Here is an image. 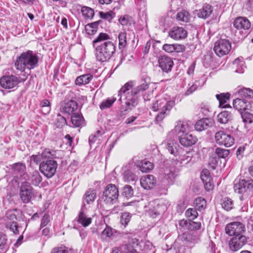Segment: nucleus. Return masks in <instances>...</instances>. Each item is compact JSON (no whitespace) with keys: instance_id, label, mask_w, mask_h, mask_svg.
<instances>
[{"instance_id":"dca6fc26","label":"nucleus","mask_w":253,"mask_h":253,"mask_svg":"<svg viewBox=\"0 0 253 253\" xmlns=\"http://www.w3.org/2000/svg\"><path fill=\"white\" fill-rule=\"evenodd\" d=\"M233 105L234 108L240 111L241 114L246 110L253 111V105L245 99L236 98L234 100Z\"/></svg>"},{"instance_id":"2eb2a0df","label":"nucleus","mask_w":253,"mask_h":253,"mask_svg":"<svg viewBox=\"0 0 253 253\" xmlns=\"http://www.w3.org/2000/svg\"><path fill=\"white\" fill-rule=\"evenodd\" d=\"M127 234H128L127 232L120 233L116 231H114L110 226L106 225V228L101 232V239L102 241H107L108 238L113 240L116 237H123Z\"/></svg>"},{"instance_id":"f3484780","label":"nucleus","mask_w":253,"mask_h":253,"mask_svg":"<svg viewBox=\"0 0 253 253\" xmlns=\"http://www.w3.org/2000/svg\"><path fill=\"white\" fill-rule=\"evenodd\" d=\"M178 239L188 245L198 242L199 238L197 234L193 232H186L178 237Z\"/></svg>"},{"instance_id":"a878e982","label":"nucleus","mask_w":253,"mask_h":253,"mask_svg":"<svg viewBox=\"0 0 253 253\" xmlns=\"http://www.w3.org/2000/svg\"><path fill=\"white\" fill-rule=\"evenodd\" d=\"M163 49L167 52H180L185 50L184 45L179 44H165Z\"/></svg>"},{"instance_id":"f704fd0d","label":"nucleus","mask_w":253,"mask_h":253,"mask_svg":"<svg viewBox=\"0 0 253 253\" xmlns=\"http://www.w3.org/2000/svg\"><path fill=\"white\" fill-rule=\"evenodd\" d=\"M92 79V76L90 74H84L78 77L75 83L77 85H81L88 84Z\"/></svg>"},{"instance_id":"9d476101","label":"nucleus","mask_w":253,"mask_h":253,"mask_svg":"<svg viewBox=\"0 0 253 253\" xmlns=\"http://www.w3.org/2000/svg\"><path fill=\"white\" fill-rule=\"evenodd\" d=\"M231 49L230 42L225 39H220L214 43L213 50L216 54L219 56H222L227 54Z\"/></svg>"},{"instance_id":"39448f33","label":"nucleus","mask_w":253,"mask_h":253,"mask_svg":"<svg viewBox=\"0 0 253 253\" xmlns=\"http://www.w3.org/2000/svg\"><path fill=\"white\" fill-rule=\"evenodd\" d=\"M39 58L38 56L31 50L23 52L16 58L15 61V66L17 70L24 72L26 69L30 70L38 66Z\"/></svg>"},{"instance_id":"e2e57ef3","label":"nucleus","mask_w":253,"mask_h":253,"mask_svg":"<svg viewBox=\"0 0 253 253\" xmlns=\"http://www.w3.org/2000/svg\"><path fill=\"white\" fill-rule=\"evenodd\" d=\"M201 224L200 222H197L189 220V222L188 225L187 229L189 230H196L201 228Z\"/></svg>"},{"instance_id":"79ce46f5","label":"nucleus","mask_w":253,"mask_h":253,"mask_svg":"<svg viewBox=\"0 0 253 253\" xmlns=\"http://www.w3.org/2000/svg\"><path fill=\"white\" fill-rule=\"evenodd\" d=\"M154 168L153 163L147 160H143L141 162L140 170L142 172H149Z\"/></svg>"},{"instance_id":"72a5a7b5","label":"nucleus","mask_w":253,"mask_h":253,"mask_svg":"<svg viewBox=\"0 0 253 253\" xmlns=\"http://www.w3.org/2000/svg\"><path fill=\"white\" fill-rule=\"evenodd\" d=\"M51 154V152L48 150L45 149L42 154H39L37 155H33L31 157L32 160L36 164L41 163L42 159L46 158H49Z\"/></svg>"},{"instance_id":"680f3d73","label":"nucleus","mask_w":253,"mask_h":253,"mask_svg":"<svg viewBox=\"0 0 253 253\" xmlns=\"http://www.w3.org/2000/svg\"><path fill=\"white\" fill-rule=\"evenodd\" d=\"M200 86L198 81H195L186 91L185 95L188 96L194 92Z\"/></svg>"},{"instance_id":"69168bd1","label":"nucleus","mask_w":253,"mask_h":253,"mask_svg":"<svg viewBox=\"0 0 253 253\" xmlns=\"http://www.w3.org/2000/svg\"><path fill=\"white\" fill-rule=\"evenodd\" d=\"M100 15L101 18L105 19L108 21H110L114 17V13L112 11L108 12H100Z\"/></svg>"},{"instance_id":"4d7b16f0","label":"nucleus","mask_w":253,"mask_h":253,"mask_svg":"<svg viewBox=\"0 0 253 253\" xmlns=\"http://www.w3.org/2000/svg\"><path fill=\"white\" fill-rule=\"evenodd\" d=\"M119 22L123 26L130 25L132 23H133L132 17L128 15L121 16L119 19Z\"/></svg>"},{"instance_id":"13d9d810","label":"nucleus","mask_w":253,"mask_h":253,"mask_svg":"<svg viewBox=\"0 0 253 253\" xmlns=\"http://www.w3.org/2000/svg\"><path fill=\"white\" fill-rule=\"evenodd\" d=\"M213 153L217 154V157L219 159L220 158H225L227 157L229 154V151L227 149L217 148L215 150V152H213Z\"/></svg>"},{"instance_id":"ea45409f","label":"nucleus","mask_w":253,"mask_h":253,"mask_svg":"<svg viewBox=\"0 0 253 253\" xmlns=\"http://www.w3.org/2000/svg\"><path fill=\"white\" fill-rule=\"evenodd\" d=\"M216 97L219 102V107L221 108H226L227 105H224L227 100L229 99L230 94L228 93H221L220 94H216Z\"/></svg>"},{"instance_id":"a18cd8bd","label":"nucleus","mask_w":253,"mask_h":253,"mask_svg":"<svg viewBox=\"0 0 253 253\" xmlns=\"http://www.w3.org/2000/svg\"><path fill=\"white\" fill-rule=\"evenodd\" d=\"M81 12L85 19H91L94 14V10L86 6L82 7Z\"/></svg>"},{"instance_id":"052dcab7","label":"nucleus","mask_w":253,"mask_h":253,"mask_svg":"<svg viewBox=\"0 0 253 253\" xmlns=\"http://www.w3.org/2000/svg\"><path fill=\"white\" fill-rule=\"evenodd\" d=\"M186 215L190 218V220L195 219L198 216L197 209L190 208L187 210L185 212Z\"/></svg>"},{"instance_id":"bf43d9fd","label":"nucleus","mask_w":253,"mask_h":253,"mask_svg":"<svg viewBox=\"0 0 253 253\" xmlns=\"http://www.w3.org/2000/svg\"><path fill=\"white\" fill-rule=\"evenodd\" d=\"M55 123L57 127L62 128L66 124V120L64 117L58 114L56 119Z\"/></svg>"},{"instance_id":"6ab92c4d","label":"nucleus","mask_w":253,"mask_h":253,"mask_svg":"<svg viewBox=\"0 0 253 253\" xmlns=\"http://www.w3.org/2000/svg\"><path fill=\"white\" fill-rule=\"evenodd\" d=\"M150 208L148 213L150 216L152 218H155L160 215L161 212L165 210V207L163 205L157 203L156 202H151L149 203Z\"/></svg>"},{"instance_id":"0eeeda50","label":"nucleus","mask_w":253,"mask_h":253,"mask_svg":"<svg viewBox=\"0 0 253 253\" xmlns=\"http://www.w3.org/2000/svg\"><path fill=\"white\" fill-rule=\"evenodd\" d=\"M119 195V190L116 186L113 184H109L103 191L102 200L106 205H112L118 201Z\"/></svg>"},{"instance_id":"7ed1b4c3","label":"nucleus","mask_w":253,"mask_h":253,"mask_svg":"<svg viewBox=\"0 0 253 253\" xmlns=\"http://www.w3.org/2000/svg\"><path fill=\"white\" fill-rule=\"evenodd\" d=\"M190 129L191 126L189 122L177 121L174 128L168 133V140L174 142H197L198 138L196 136L187 133Z\"/></svg>"},{"instance_id":"c9c22d12","label":"nucleus","mask_w":253,"mask_h":253,"mask_svg":"<svg viewBox=\"0 0 253 253\" xmlns=\"http://www.w3.org/2000/svg\"><path fill=\"white\" fill-rule=\"evenodd\" d=\"M218 121L221 124H226L232 120V114L228 111L221 112L217 116Z\"/></svg>"},{"instance_id":"4be33fe9","label":"nucleus","mask_w":253,"mask_h":253,"mask_svg":"<svg viewBox=\"0 0 253 253\" xmlns=\"http://www.w3.org/2000/svg\"><path fill=\"white\" fill-rule=\"evenodd\" d=\"M233 25L237 29L248 30L251 27V24L247 18L238 17L234 20Z\"/></svg>"},{"instance_id":"f257e3e1","label":"nucleus","mask_w":253,"mask_h":253,"mask_svg":"<svg viewBox=\"0 0 253 253\" xmlns=\"http://www.w3.org/2000/svg\"><path fill=\"white\" fill-rule=\"evenodd\" d=\"M149 84V78H145L140 85L134 88H132V82L126 83L119 91L118 95L121 96L119 100L122 102V100L124 99L128 108L132 109L137 105L139 96L148 89Z\"/></svg>"},{"instance_id":"5fc2aeb1","label":"nucleus","mask_w":253,"mask_h":253,"mask_svg":"<svg viewBox=\"0 0 253 253\" xmlns=\"http://www.w3.org/2000/svg\"><path fill=\"white\" fill-rule=\"evenodd\" d=\"M131 218V215L129 212H124L122 214L120 222L125 227L126 226Z\"/></svg>"},{"instance_id":"a19ab883","label":"nucleus","mask_w":253,"mask_h":253,"mask_svg":"<svg viewBox=\"0 0 253 253\" xmlns=\"http://www.w3.org/2000/svg\"><path fill=\"white\" fill-rule=\"evenodd\" d=\"M124 180L127 182H135L138 180L137 176L130 170H126L123 174Z\"/></svg>"},{"instance_id":"8fccbe9b","label":"nucleus","mask_w":253,"mask_h":253,"mask_svg":"<svg viewBox=\"0 0 253 253\" xmlns=\"http://www.w3.org/2000/svg\"><path fill=\"white\" fill-rule=\"evenodd\" d=\"M233 201L228 197L224 198L221 203L222 207L227 211L231 210L233 208Z\"/></svg>"},{"instance_id":"ddd939ff","label":"nucleus","mask_w":253,"mask_h":253,"mask_svg":"<svg viewBox=\"0 0 253 253\" xmlns=\"http://www.w3.org/2000/svg\"><path fill=\"white\" fill-rule=\"evenodd\" d=\"M247 243V238L245 235L233 237L229 241L230 249L234 252L242 248Z\"/></svg>"},{"instance_id":"338daca9","label":"nucleus","mask_w":253,"mask_h":253,"mask_svg":"<svg viewBox=\"0 0 253 253\" xmlns=\"http://www.w3.org/2000/svg\"><path fill=\"white\" fill-rule=\"evenodd\" d=\"M10 224L11 225V226L5 225L6 228L9 229L14 234H19V227L18 226L17 222H14L13 223H11Z\"/></svg>"},{"instance_id":"4468645a","label":"nucleus","mask_w":253,"mask_h":253,"mask_svg":"<svg viewBox=\"0 0 253 253\" xmlns=\"http://www.w3.org/2000/svg\"><path fill=\"white\" fill-rule=\"evenodd\" d=\"M18 78L14 75L2 77L0 79L1 86L5 89H11L15 87L19 83Z\"/></svg>"},{"instance_id":"5701e85b","label":"nucleus","mask_w":253,"mask_h":253,"mask_svg":"<svg viewBox=\"0 0 253 253\" xmlns=\"http://www.w3.org/2000/svg\"><path fill=\"white\" fill-rule=\"evenodd\" d=\"M201 178L204 184L205 189L207 191H210L213 188V184L208 169H205L202 171L201 174Z\"/></svg>"},{"instance_id":"b1692460","label":"nucleus","mask_w":253,"mask_h":253,"mask_svg":"<svg viewBox=\"0 0 253 253\" xmlns=\"http://www.w3.org/2000/svg\"><path fill=\"white\" fill-rule=\"evenodd\" d=\"M78 108V104L75 101L71 100L67 103H65L64 105L61 108V111L65 114L73 115V112H75Z\"/></svg>"},{"instance_id":"cd10ccee","label":"nucleus","mask_w":253,"mask_h":253,"mask_svg":"<svg viewBox=\"0 0 253 253\" xmlns=\"http://www.w3.org/2000/svg\"><path fill=\"white\" fill-rule=\"evenodd\" d=\"M25 166L21 163H16L13 166V173L17 178L23 176L24 179H26L27 175L25 174Z\"/></svg>"},{"instance_id":"09e8293b","label":"nucleus","mask_w":253,"mask_h":253,"mask_svg":"<svg viewBox=\"0 0 253 253\" xmlns=\"http://www.w3.org/2000/svg\"><path fill=\"white\" fill-rule=\"evenodd\" d=\"M98 27V22H95L87 24L85 27V30L88 35H93L96 33Z\"/></svg>"},{"instance_id":"9b49d317","label":"nucleus","mask_w":253,"mask_h":253,"mask_svg":"<svg viewBox=\"0 0 253 253\" xmlns=\"http://www.w3.org/2000/svg\"><path fill=\"white\" fill-rule=\"evenodd\" d=\"M19 196L24 203H29L34 196V189L30 184L27 182H22L20 187Z\"/></svg>"},{"instance_id":"f03ea898","label":"nucleus","mask_w":253,"mask_h":253,"mask_svg":"<svg viewBox=\"0 0 253 253\" xmlns=\"http://www.w3.org/2000/svg\"><path fill=\"white\" fill-rule=\"evenodd\" d=\"M110 36L106 33H100L93 41L95 47V56L97 60L105 62L109 60L116 51V46L113 42L109 41Z\"/></svg>"},{"instance_id":"20e7f679","label":"nucleus","mask_w":253,"mask_h":253,"mask_svg":"<svg viewBox=\"0 0 253 253\" xmlns=\"http://www.w3.org/2000/svg\"><path fill=\"white\" fill-rule=\"evenodd\" d=\"M175 100L167 94H164L157 97L156 101L152 103L151 109L155 111H159L156 115L155 121L160 122L169 114L172 108L175 106Z\"/></svg>"},{"instance_id":"0e129e2a","label":"nucleus","mask_w":253,"mask_h":253,"mask_svg":"<svg viewBox=\"0 0 253 253\" xmlns=\"http://www.w3.org/2000/svg\"><path fill=\"white\" fill-rule=\"evenodd\" d=\"M123 253H137L134 245L130 243L124 246Z\"/></svg>"},{"instance_id":"aec40b11","label":"nucleus","mask_w":253,"mask_h":253,"mask_svg":"<svg viewBox=\"0 0 253 253\" xmlns=\"http://www.w3.org/2000/svg\"><path fill=\"white\" fill-rule=\"evenodd\" d=\"M169 37L175 40L185 39L187 37V32L182 27H173L169 34Z\"/></svg>"},{"instance_id":"6e6d98bb","label":"nucleus","mask_w":253,"mask_h":253,"mask_svg":"<svg viewBox=\"0 0 253 253\" xmlns=\"http://www.w3.org/2000/svg\"><path fill=\"white\" fill-rule=\"evenodd\" d=\"M133 190L130 185H126L123 188L122 194L126 198L132 197L133 195Z\"/></svg>"},{"instance_id":"e433bc0d","label":"nucleus","mask_w":253,"mask_h":253,"mask_svg":"<svg viewBox=\"0 0 253 253\" xmlns=\"http://www.w3.org/2000/svg\"><path fill=\"white\" fill-rule=\"evenodd\" d=\"M219 160V158L217 157V154L211 152L209 155L208 164L209 167L213 170L216 169L217 166L218 161Z\"/></svg>"},{"instance_id":"1a4fd4ad","label":"nucleus","mask_w":253,"mask_h":253,"mask_svg":"<svg viewBox=\"0 0 253 253\" xmlns=\"http://www.w3.org/2000/svg\"><path fill=\"white\" fill-rule=\"evenodd\" d=\"M162 181L164 185L172 184L178 175V171L174 167L165 168L161 172Z\"/></svg>"},{"instance_id":"3c124183","label":"nucleus","mask_w":253,"mask_h":253,"mask_svg":"<svg viewBox=\"0 0 253 253\" xmlns=\"http://www.w3.org/2000/svg\"><path fill=\"white\" fill-rule=\"evenodd\" d=\"M116 98L114 97L108 98L106 100L102 101L100 105L101 109H105L110 107L114 102L116 101Z\"/></svg>"},{"instance_id":"bb28decb","label":"nucleus","mask_w":253,"mask_h":253,"mask_svg":"<svg viewBox=\"0 0 253 253\" xmlns=\"http://www.w3.org/2000/svg\"><path fill=\"white\" fill-rule=\"evenodd\" d=\"M239 96L250 100L247 101L253 105V90L250 88H242L237 91Z\"/></svg>"},{"instance_id":"c03bdc74","label":"nucleus","mask_w":253,"mask_h":253,"mask_svg":"<svg viewBox=\"0 0 253 253\" xmlns=\"http://www.w3.org/2000/svg\"><path fill=\"white\" fill-rule=\"evenodd\" d=\"M119 48L120 49H124L127 45L126 33L121 32L118 35Z\"/></svg>"},{"instance_id":"473e14b6","label":"nucleus","mask_w":253,"mask_h":253,"mask_svg":"<svg viewBox=\"0 0 253 253\" xmlns=\"http://www.w3.org/2000/svg\"><path fill=\"white\" fill-rule=\"evenodd\" d=\"M92 219L90 217H87L86 215L84 213L83 208L81 209L77 221L81 224L84 227L88 226L91 223Z\"/></svg>"},{"instance_id":"774afa93","label":"nucleus","mask_w":253,"mask_h":253,"mask_svg":"<svg viewBox=\"0 0 253 253\" xmlns=\"http://www.w3.org/2000/svg\"><path fill=\"white\" fill-rule=\"evenodd\" d=\"M101 136V131L97 130L94 134L90 135L88 138V142H94L96 141L99 140L97 138Z\"/></svg>"},{"instance_id":"423d86ee","label":"nucleus","mask_w":253,"mask_h":253,"mask_svg":"<svg viewBox=\"0 0 253 253\" xmlns=\"http://www.w3.org/2000/svg\"><path fill=\"white\" fill-rule=\"evenodd\" d=\"M234 190L241 194L239 199L241 201L247 200L253 196V179L251 178L236 179L234 181Z\"/></svg>"},{"instance_id":"603ef678","label":"nucleus","mask_w":253,"mask_h":253,"mask_svg":"<svg viewBox=\"0 0 253 253\" xmlns=\"http://www.w3.org/2000/svg\"><path fill=\"white\" fill-rule=\"evenodd\" d=\"M243 121L245 123L251 124L253 122V114L247 111L241 112Z\"/></svg>"},{"instance_id":"4c0bfd02","label":"nucleus","mask_w":253,"mask_h":253,"mask_svg":"<svg viewBox=\"0 0 253 253\" xmlns=\"http://www.w3.org/2000/svg\"><path fill=\"white\" fill-rule=\"evenodd\" d=\"M167 149L173 155H177L182 150L179 143H167Z\"/></svg>"},{"instance_id":"7c9ffc66","label":"nucleus","mask_w":253,"mask_h":253,"mask_svg":"<svg viewBox=\"0 0 253 253\" xmlns=\"http://www.w3.org/2000/svg\"><path fill=\"white\" fill-rule=\"evenodd\" d=\"M96 198V193L94 190L89 189L85 193L83 197V206L85 204H90L94 202Z\"/></svg>"},{"instance_id":"c85d7f7f","label":"nucleus","mask_w":253,"mask_h":253,"mask_svg":"<svg viewBox=\"0 0 253 253\" xmlns=\"http://www.w3.org/2000/svg\"><path fill=\"white\" fill-rule=\"evenodd\" d=\"M212 125L211 119L209 118H203L199 120L195 124V127L197 130L202 131L208 128Z\"/></svg>"},{"instance_id":"37998d69","label":"nucleus","mask_w":253,"mask_h":253,"mask_svg":"<svg viewBox=\"0 0 253 253\" xmlns=\"http://www.w3.org/2000/svg\"><path fill=\"white\" fill-rule=\"evenodd\" d=\"M5 225L11 226V223H13L16 222L17 216L15 213L11 211H8L6 212L4 216Z\"/></svg>"},{"instance_id":"c756f323","label":"nucleus","mask_w":253,"mask_h":253,"mask_svg":"<svg viewBox=\"0 0 253 253\" xmlns=\"http://www.w3.org/2000/svg\"><path fill=\"white\" fill-rule=\"evenodd\" d=\"M71 121L74 127H82L85 125L84 120L82 115L78 113H75L72 115Z\"/></svg>"},{"instance_id":"a211bd4d","label":"nucleus","mask_w":253,"mask_h":253,"mask_svg":"<svg viewBox=\"0 0 253 253\" xmlns=\"http://www.w3.org/2000/svg\"><path fill=\"white\" fill-rule=\"evenodd\" d=\"M158 63L159 67L163 72L168 73L171 70L173 65L172 59L168 56H162L159 58Z\"/></svg>"},{"instance_id":"412c9836","label":"nucleus","mask_w":253,"mask_h":253,"mask_svg":"<svg viewBox=\"0 0 253 253\" xmlns=\"http://www.w3.org/2000/svg\"><path fill=\"white\" fill-rule=\"evenodd\" d=\"M156 184V179L152 175H146L143 176L140 179L141 186L145 189H152Z\"/></svg>"},{"instance_id":"2f4dec72","label":"nucleus","mask_w":253,"mask_h":253,"mask_svg":"<svg viewBox=\"0 0 253 253\" xmlns=\"http://www.w3.org/2000/svg\"><path fill=\"white\" fill-rule=\"evenodd\" d=\"M212 12L211 5L205 4L203 7L198 11L197 15L199 17L206 19L209 17Z\"/></svg>"},{"instance_id":"6e6552de","label":"nucleus","mask_w":253,"mask_h":253,"mask_svg":"<svg viewBox=\"0 0 253 253\" xmlns=\"http://www.w3.org/2000/svg\"><path fill=\"white\" fill-rule=\"evenodd\" d=\"M57 167V163L53 160L42 162L40 165V170L47 178L53 177L55 174Z\"/></svg>"},{"instance_id":"393cba45","label":"nucleus","mask_w":253,"mask_h":253,"mask_svg":"<svg viewBox=\"0 0 253 253\" xmlns=\"http://www.w3.org/2000/svg\"><path fill=\"white\" fill-rule=\"evenodd\" d=\"M215 139L216 142H233L235 141L231 135L222 130L215 133Z\"/></svg>"},{"instance_id":"864d4df0","label":"nucleus","mask_w":253,"mask_h":253,"mask_svg":"<svg viewBox=\"0 0 253 253\" xmlns=\"http://www.w3.org/2000/svg\"><path fill=\"white\" fill-rule=\"evenodd\" d=\"M42 177L39 172L37 171H34L31 177L32 184L34 185L37 186L42 182Z\"/></svg>"},{"instance_id":"f8f14e48","label":"nucleus","mask_w":253,"mask_h":253,"mask_svg":"<svg viewBox=\"0 0 253 253\" xmlns=\"http://www.w3.org/2000/svg\"><path fill=\"white\" fill-rule=\"evenodd\" d=\"M226 233L229 236H241L245 231V225L240 222H233L225 227Z\"/></svg>"},{"instance_id":"58836bf2","label":"nucleus","mask_w":253,"mask_h":253,"mask_svg":"<svg viewBox=\"0 0 253 253\" xmlns=\"http://www.w3.org/2000/svg\"><path fill=\"white\" fill-rule=\"evenodd\" d=\"M233 64L236 67L235 72L236 73L241 74L244 72V69L246 67L242 58L236 59L233 62Z\"/></svg>"},{"instance_id":"de8ad7c7","label":"nucleus","mask_w":253,"mask_h":253,"mask_svg":"<svg viewBox=\"0 0 253 253\" xmlns=\"http://www.w3.org/2000/svg\"><path fill=\"white\" fill-rule=\"evenodd\" d=\"M194 204L196 209L199 211H202L205 209L207 205V202L205 199L202 197H198L196 199Z\"/></svg>"},{"instance_id":"49530a36","label":"nucleus","mask_w":253,"mask_h":253,"mask_svg":"<svg viewBox=\"0 0 253 253\" xmlns=\"http://www.w3.org/2000/svg\"><path fill=\"white\" fill-rule=\"evenodd\" d=\"M176 18L178 21L188 22L190 19V15L188 11L183 10L177 14Z\"/></svg>"}]
</instances>
